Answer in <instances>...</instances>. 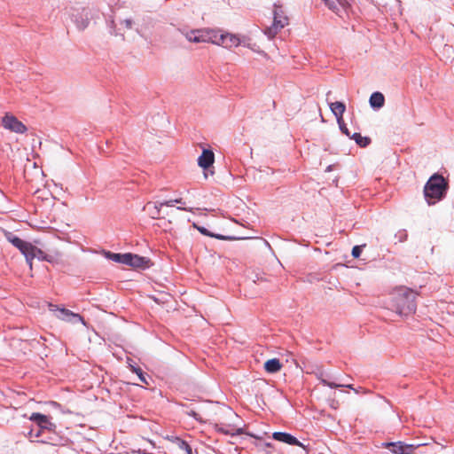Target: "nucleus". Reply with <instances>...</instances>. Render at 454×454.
I'll return each instance as SVG.
<instances>
[{"label":"nucleus","mask_w":454,"mask_h":454,"mask_svg":"<svg viewBox=\"0 0 454 454\" xmlns=\"http://www.w3.org/2000/svg\"><path fill=\"white\" fill-rule=\"evenodd\" d=\"M165 206V202H148L144 210H145L148 215L153 219H159L160 217L161 207Z\"/></svg>","instance_id":"nucleus-14"},{"label":"nucleus","mask_w":454,"mask_h":454,"mask_svg":"<svg viewBox=\"0 0 454 454\" xmlns=\"http://www.w3.org/2000/svg\"><path fill=\"white\" fill-rule=\"evenodd\" d=\"M383 446L387 449H391V451L394 454H403V442H385Z\"/></svg>","instance_id":"nucleus-19"},{"label":"nucleus","mask_w":454,"mask_h":454,"mask_svg":"<svg viewBox=\"0 0 454 454\" xmlns=\"http://www.w3.org/2000/svg\"><path fill=\"white\" fill-rule=\"evenodd\" d=\"M124 264L135 269H146L150 266V260L137 254L126 253Z\"/></svg>","instance_id":"nucleus-9"},{"label":"nucleus","mask_w":454,"mask_h":454,"mask_svg":"<svg viewBox=\"0 0 454 454\" xmlns=\"http://www.w3.org/2000/svg\"><path fill=\"white\" fill-rule=\"evenodd\" d=\"M330 108L333 114L336 116L338 123H340L342 115L346 110V106L342 102L336 101L330 104Z\"/></svg>","instance_id":"nucleus-15"},{"label":"nucleus","mask_w":454,"mask_h":454,"mask_svg":"<svg viewBox=\"0 0 454 454\" xmlns=\"http://www.w3.org/2000/svg\"><path fill=\"white\" fill-rule=\"evenodd\" d=\"M340 129L342 133H344L346 136L350 137V133L348 129L346 127V125L343 123V120L340 121V123H339Z\"/></svg>","instance_id":"nucleus-30"},{"label":"nucleus","mask_w":454,"mask_h":454,"mask_svg":"<svg viewBox=\"0 0 454 454\" xmlns=\"http://www.w3.org/2000/svg\"><path fill=\"white\" fill-rule=\"evenodd\" d=\"M50 309L51 311H58L59 314L57 315V317L61 320H67L70 321L71 317H74L76 319V321H79L82 324H84V320L82 317H81L79 314L74 313L69 309H67L65 308L58 309L55 305L50 304Z\"/></svg>","instance_id":"nucleus-10"},{"label":"nucleus","mask_w":454,"mask_h":454,"mask_svg":"<svg viewBox=\"0 0 454 454\" xmlns=\"http://www.w3.org/2000/svg\"><path fill=\"white\" fill-rule=\"evenodd\" d=\"M273 24L265 29L264 33L269 38H274L276 35L288 24V18L285 15L281 5L274 4Z\"/></svg>","instance_id":"nucleus-5"},{"label":"nucleus","mask_w":454,"mask_h":454,"mask_svg":"<svg viewBox=\"0 0 454 454\" xmlns=\"http://www.w3.org/2000/svg\"><path fill=\"white\" fill-rule=\"evenodd\" d=\"M427 445V443L406 444L403 442V454H414L415 450L420 447Z\"/></svg>","instance_id":"nucleus-23"},{"label":"nucleus","mask_w":454,"mask_h":454,"mask_svg":"<svg viewBox=\"0 0 454 454\" xmlns=\"http://www.w3.org/2000/svg\"><path fill=\"white\" fill-rule=\"evenodd\" d=\"M215 161V154L211 150L204 149L201 155L198 158V165L207 169L213 165Z\"/></svg>","instance_id":"nucleus-12"},{"label":"nucleus","mask_w":454,"mask_h":454,"mask_svg":"<svg viewBox=\"0 0 454 454\" xmlns=\"http://www.w3.org/2000/svg\"><path fill=\"white\" fill-rule=\"evenodd\" d=\"M178 448L183 450L185 454H192L191 446L184 440L177 439L176 441Z\"/></svg>","instance_id":"nucleus-24"},{"label":"nucleus","mask_w":454,"mask_h":454,"mask_svg":"<svg viewBox=\"0 0 454 454\" xmlns=\"http://www.w3.org/2000/svg\"><path fill=\"white\" fill-rule=\"evenodd\" d=\"M365 247V244L364 245H362V246H355L353 248H352V256L354 258H358L362 253V248Z\"/></svg>","instance_id":"nucleus-26"},{"label":"nucleus","mask_w":454,"mask_h":454,"mask_svg":"<svg viewBox=\"0 0 454 454\" xmlns=\"http://www.w3.org/2000/svg\"><path fill=\"white\" fill-rule=\"evenodd\" d=\"M351 137L361 147L367 146L370 144V142H371V139L368 137H363L359 133H354Z\"/></svg>","instance_id":"nucleus-20"},{"label":"nucleus","mask_w":454,"mask_h":454,"mask_svg":"<svg viewBox=\"0 0 454 454\" xmlns=\"http://www.w3.org/2000/svg\"><path fill=\"white\" fill-rule=\"evenodd\" d=\"M219 30L211 28H201L191 30L185 33V37L192 43H210L216 44Z\"/></svg>","instance_id":"nucleus-4"},{"label":"nucleus","mask_w":454,"mask_h":454,"mask_svg":"<svg viewBox=\"0 0 454 454\" xmlns=\"http://www.w3.org/2000/svg\"><path fill=\"white\" fill-rule=\"evenodd\" d=\"M370 105L373 108H380L384 106L385 98L380 92H373L369 99Z\"/></svg>","instance_id":"nucleus-17"},{"label":"nucleus","mask_w":454,"mask_h":454,"mask_svg":"<svg viewBox=\"0 0 454 454\" xmlns=\"http://www.w3.org/2000/svg\"><path fill=\"white\" fill-rule=\"evenodd\" d=\"M42 442H44V443H50V444H52V445H57L58 442L52 439V438H50L49 440H42L41 441Z\"/></svg>","instance_id":"nucleus-32"},{"label":"nucleus","mask_w":454,"mask_h":454,"mask_svg":"<svg viewBox=\"0 0 454 454\" xmlns=\"http://www.w3.org/2000/svg\"><path fill=\"white\" fill-rule=\"evenodd\" d=\"M448 184L442 176L434 174L424 187V196L428 205H434L442 200L446 194Z\"/></svg>","instance_id":"nucleus-3"},{"label":"nucleus","mask_w":454,"mask_h":454,"mask_svg":"<svg viewBox=\"0 0 454 454\" xmlns=\"http://www.w3.org/2000/svg\"><path fill=\"white\" fill-rule=\"evenodd\" d=\"M417 294L407 287H399L394 291L391 298V309L401 316L412 314L416 310Z\"/></svg>","instance_id":"nucleus-1"},{"label":"nucleus","mask_w":454,"mask_h":454,"mask_svg":"<svg viewBox=\"0 0 454 454\" xmlns=\"http://www.w3.org/2000/svg\"><path fill=\"white\" fill-rule=\"evenodd\" d=\"M6 239L26 257V261L28 263L30 270H32V261L34 258H37L41 261H51V258L49 255L30 242H27L12 233H8L6 235Z\"/></svg>","instance_id":"nucleus-2"},{"label":"nucleus","mask_w":454,"mask_h":454,"mask_svg":"<svg viewBox=\"0 0 454 454\" xmlns=\"http://www.w3.org/2000/svg\"><path fill=\"white\" fill-rule=\"evenodd\" d=\"M176 203L177 204H184L182 199H176V200H170L168 201H165V206L167 207H173Z\"/></svg>","instance_id":"nucleus-27"},{"label":"nucleus","mask_w":454,"mask_h":454,"mask_svg":"<svg viewBox=\"0 0 454 454\" xmlns=\"http://www.w3.org/2000/svg\"><path fill=\"white\" fill-rule=\"evenodd\" d=\"M177 209L179 210H184V211H190L189 209H187L186 207H177Z\"/></svg>","instance_id":"nucleus-33"},{"label":"nucleus","mask_w":454,"mask_h":454,"mask_svg":"<svg viewBox=\"0 0 454 454\" xmlns=\"http://www.w3.org/2000/svg\"><path fill=\"white\" fill-rule=\"evenodd\" d=\"M1 123L5 129L17 134H24L27 130L26 125L10 113H6L4 114V116L2 118Z\"/></svg>","instance_id":"nucleus-7"},{"label":"nucleus","mask_w":454,"mask_h":454,"mask_svg":"<svg viewBox=\"0 0 454 454\" xmlns=\"http://www.w3.org/2000/svg\"><path fill=\"white\" fill-rule=\"evenodd\" d=\"M323 1L329 7V9H331L333 11L337 10V4H336L335 0H323Z\"/></svg>","instance_id":"nucleus-29"},{"label":"nucleus","mask_w":454,"mask_h":454,"mask_svg":"<svg viewBox=\"0 0 454 454\" xmlns=\"http://www.w3.org/2000/svg\"><path fill=\"white\" fill-rule=\"evenodd\" d=\"M136 374L138 376L141 382L148 385L145 376L141 369H136Z\"/></svg>","instance_id":"nucleus-28"},{"label":"nucleus","mask_w":454,"mask_h":454,"mask_svg":"<svg viewBox=\"0 0 454 454\" xmlns=\"http://www.w3.org/2000/svg\"><path fill=\"white\" fill-rule=\"evenodd\" d=\"M320 382L324 385V386H327V387H330L332 388H337V387H348L350 389H353L355 390L356 393L358 392L357 390H356L352 385H344V384H335L333 382H330L325 379H320Z\"/></svg>","instance_id":"nucleus-22"},{"label":"nucleus","mask_w":454,"mask_h":454,"mask_svg":"<svg viewBox=\"0 0 454 454\" xmlns=\"http://www.w3.org/2000/svg\"><path fill=\"white\" fill-rule=\"evenodd\" d=\"M282 368V364L278 358H272L264 363V369L269 373H276Z\"/></svg>","instance_id":"nucleus-16"},{"label":"nucleus","mask_w":454,"mask_h":454,"mask_svg":"<svg viewBox=\"0 0 454 454\" xmlns=\"http://www.w3.org/2000/svg\"><path fill=\"white\" fill-rule=\"evenodd\" d=\"M198 231L206 235V236H209V237H214V238H216L218 239H221V240H223V239H226L227 238L223 236V235H219V234H213L211 232H209L205 227H197Z\"/></svg>","instance_id":"nucleus-25"},{"label":"nucleus","mask_w":454,"mask_h":454,"mask_svg":"<svg viewBox=\"0 0 454 454\" xmlns=\"http://www.w3.org/2000/svg\"><path fill=\"white\" fill-rule=\"evenodd\" d=\"M272 437L274 440L290 444V445H295L304 448V445L297 440L294 436H293L290 434L284 433V432H275L272 434Z\"/></svg>","instance_id":"nucleus-11"},{"label":"nucleus","mask_w":454,"mask_h":454,"mask_svg":"<svg viewBox=\"0 0 454 454\" xmlns=\"http://www.w3.org/2000/svg\"><path fill=\"white\" fill-rule=\"evenodd\" d=\"M106 258H108L109 260H112L118 263L124 264L126 254H116V253L107 252V253H106Z\"/></svg>","instance_id":"nucleus-21"},{"label":"nucleus","mask_w":454,"mask_h":454,"mask_svg":"<svg viewBox=\"0 0 454 454\" xmlns=\"http://www.w3.org/2000/svg\"><path fill=\"white\" fill-rule=\"evenodd\" d=\"M136 369H137V367H134V366H131V370L132 372H134L136 373Z\"/></svg>","instance_id":"nucleus-34"},{"label":"nucleus","mask_w":454,"mask_h":454,"mask_svg":"<svg viewBox=\"0 0 454 454\" xmlns=\"http://www.w3.org/2000/svg\"><path fill=\"white\" fill-rule=\"evenodd\" d=\"M192 415L193 417H195V416H196V412L192 411Z\"/></svg>","instance_id":"nucleus-35"},{"label":"nucleus","mask_w":454,"mask_h":454,"mask_svg":"<svg viewBox=\"0 0 454 454\" xmlns=\"http://www.w3.org/2000/svg\"><path fill=\"white\" fill-rule=\"evenodd\" d=\"M121 25H123L127 29H130L132 27V20H124L121 21Z\"/></svg>","instance_id":"nucleus-31"},{"label":"nucleus","mask_w":454,"mask_h":454,"mask_svg":"<svg viewBox=\"0 0 454 454\" xmlns=\"http://www.w3.org/2000/svg\"><path fill=\"white\" fill-rule=\"evenodd\" d=\"M89 15H90L89 11H87L85 9H83L82 11L80 20L79 19L75 20L76 27L78 29L83 30L88 27L89 20H90Z\"/></svg>","instance_id":"nucleus-18"},{"label":"nucleus","mask_w":454,"mask_h":454,"mask_svg":"<svg viewBox=\"0 0 454 454\" xmlns=\"http://www.w3.org/2000/svg\"><path fill=\"white\" fill-rule=\"evenodd\" d=\"M216 45L223 46L224 48L237 47L240 44L241 41L238 35L228 32H223L219 30L217 34Z\"/></svg>","instance_id":"nucleus-8"},{"label":"nucleus","mask_w":454,"mask_h":454,"mask_svg":"<svg viewBox=\"0 0 454 454\" xmlns=\"http://www.w3.org/2000/svg\"><path fill=\"white\" fill-rule=\"evenodd\" d=\"M30 420L35 422L42 430H51L54 425L50 421L49 418L43 414L34 412L30 416Z\"/></svg>","instance_id":"nucleus-13"},{"label":"nucleus","mask_w":454,"mask_h":454,"mask_svg":"<svg viewBox=\"0 0 454 454\" xmlns=\"http://www.w3.org/2000/svg\"><path fill=\"white\" fill-rule=\"evenodd\" d=\"M227 417L230 422L216 424V430L225 434L231 435H238L243 434V428L237 423V421H239V416L231 410H229L227 412Z\"/></svg>","instance_id":"nucleus-6"}]
</instances>
